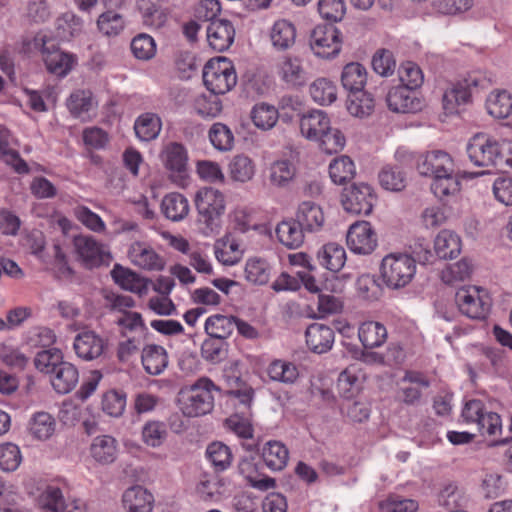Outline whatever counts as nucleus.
Segmentation results:
<instances>
[{"label": "nucleus", "mask_w": 512, "mask_h": 512, "mask_svg": "<svg viewBox=\"0 0 512 512\" xmlns=\"http://www.w3.org/2000/svg\"><path fill=\"white\" fill-rule=\"evenodd\" d=\"M197 223L203 234L218 233L225 212V197L212 187L200 188L195 195Z\"/></svg>", "instance_id": "nucleus-1"}, {"label": "nucleus", "mask_w": 512, "mask_h": 512, "mask_svg": "<svg viewBox=\"0 0 512 512\" xmlns=\"http://www.w3.org/2000/svg\"><path fill=\"white\" fill-rule=\"evenodd\" d=\"M213 390H217V387L207 377L181 389L179 402L183 414L187 417H199L210 413L214 407Z\"/></svg>", "instance_id": "nucleus-2"}, {"label": "nucleus", "mask_w": 512, "mask_h": 512, "mask_svg": "<svg viewBox=\"0 0 512 512\" xmlns=\"http://www.w3.org/2000/svg\"><path fill=\"white\" fill-rule=\"evenodd\" d=\"M416 273L415 259L406 253H391L386 255L380 265V275L383 283L391 289L407 286Z\"/></svg>", "instance_id": "nucleus-3"}, {"label": "nucleus", "mask_w": 512, "mask_h": 512, "mask_svg": "<svg viewBox=\"0 0 512 512\" xmlns=\"http://www.w3.org/2000/svg\"><path fill=\"white\" fill-rule=\"evenodd\" d=\"M205 87L215 96L229 92L237 83V75L232 61L226 57L210 59L203 68Z\"/></svg>", "instance_id": "nucleus-4"}, {"label": "nucleus", "mask_w": 512, "mask_h": 512, "mask_svg": "<svg viewBox=\"0 0 512 512\" xmlns=\"http://www.w3.org/2000/svg\"><path fill=\"white\" fill-rule=\"evenodd\" d=\"M467 154L470 161L479 167L498 168L504 161L501 143L485 133H478L470 139Z\"/></svg>", "instance_id": "nucleus-5"}, {"label": "nucleus", "mask_w": 512, "mask_h": 512, "mask_svg": "<svg viewBox=\"0 0 512 512\" xmlns=\"http://www.w3.org/2000/svg\"><path fill=\"white\" fill-rule=\"evenodd\" d=\"M462 417L466 423L477 424L478 430L482 435H502L500 415L495 412H487L484 403L479 399H472L465 403Z\"/></svg>", "instance_id": "nucleus-6"}, {"label": "nucleus", "mask_w": 512, "mask_h": 512, "mask_svg": "<svg viewBox=\"0 0 512 512\" xmlns=\"http://www.w3.org/2000/svg\"><path fill=\"white\" fill-rule=\"evenodd\" d=\"M455 301L462 314L476 320L485 319L491 307L488 294L476 286L460 288L456 292Z\"/></svg>", "instance_id": "nucleus-7"}, {"label": "nucleus", "mask_w": 512, "mask_h": 512, "mask_svg": "<svg viewBox=\"0 0 512 512\" xmlns=\"http://www.w3.org/2000/svg\"><path fill=\"white\" fill-rule=\"evenodd\" d=\"M73 246L79 260L87 269L107 266L112 260L108 248L90 235L75 236Z\"/></svg>", "instance_id": "nucleus-8"}, {"label": "nucleus", "mask_w": 512, "mask_h": 512, "mask_svg": "<svg viewBox=\"0 0 512 512\" xmlns=\"http://www.w3.org/2000/svg\"><path fill=\"white\" fill-rule=\"evenodd\" d=\"M376 202L373 188L367 183H353L344 188L341 203L345 211L355 215H369Z\"/></svg>", "instance_id": "nucleus-9"}, {"label": "nucleus", "mask_w": 512, "mask_h": 512, "mask_svg": "<svg viewBox=\"0 0 512 512\" xmlns=\"http://www.w3.org/2000/svg\"><path fill=\"white\" fill-rule=\"evenodd\" d=\"M485 80L478 76L469 75L467 78L460 80L448 88L443 96V109L447 115L458 113L461 105L470 102L472 93L479 87H483Z\"/></svg>", "instance_id": "nucleus-10"}, {"label": "nucleus", "mask_w": 512, "mask_h": 512, "mask_svg": "<svg viewBox=\"0 0 512 512\" xmlns=\"http://www.w3.org/2000/svg\"><path fill=\"white\" fill-rule=\"evenodd\" d=\"M340 31L332 24L316 26L310 36V47L317 57L330 59L341 51Z\"/></svg>", "instance_id": "nucleus-11"}, {"label": "nucleus", "mask_w": 512, "mask_h": 512, "mask_svg": "<svg viewBox=\"0 0 512 512\" xmlns=\"http://www.w3.org/2000/svg\"><path fill=\"white\" fill-rule=\"evenodd\" d=\"M41 53L46 69L58 77H65L76 62L72 54L61 51L53 41L41 39Z\"/></svg>", "instance_id": "nucleus-12"}, {"label": "nucleus", "mask_w": 512, "mask_h": 512, "mask_svg": "<svg viewBox=\"0 0 512 512\" xmlns=\"http://www.w3.org/2000/svg\"><path fill=\"white\" fill-rule=\"evenodd\" d=\"M347 245L357 254H370L377 246V237L367 221L352 224L347 232Z\"/></svg>", "instance_id": "nucleus-13"}, {"label": "nucleus", "mask_w": 512, "mask_h": 512, "mask_svg": "<svg viewBox=\"0 0 512 512\" xmlns=\"http://www.w3.org/2000/svg\"><path fill=\"white\" fill-rule=\"evenodd\" d=\"M73 348L79 358L85 361H92L104 354L107 342L94 331L86 330L75 336Z\"/></svg>", "instance_id": "nucleus-14"}, {"label": "nucleus", "mask_w": 512, "mask_h": 512, "mask_svg": "<svg viewBox=\"0 0 512 512\" xmlns=\"http://www.w3.org/2000/svg\"><path fill=\"white\" fill-rule=\"evenodd\" d=\"M386 102L388 108L397 113H416L422 109V102L414 90L401 85L389 90Z\"/></svg>", "instance_id": "nucleus-15"}, {"label": "nucleus", "mask_w": 512, "mask_h": 512, "mask_svg": "<svg viewBox=\"0 0 512 512\" xmlns=\"http://www.w3.org/2000/svg\"><path fill=\"white\" fill-rule=\"evenodd\" d=\"M454 168L452 158L448 153L437 150L428 152L419 158L417 169L423 176L436 177L438 174L451 173Z\"/></svg>", "instance_id": "nucleus-16"}, {"label": "nucleus", "mask_w": 512, "mask_h": 512, "mask_svg": "<svg viewBox=\"0 0 512 512\" xmlns=\"http://www.w3.org/2000/svg\"><path fill=\"white\" fill-rule=\"evenodd\" d=\"M206 31L209 46L217 52L227 50L234 42L235 29L232 23L226 19L212 21Z\"/></svg>", "instance_id": "nucleus-17"}, {"label": "nucleus", "mask_w": 512, "mask_h": 512, "mask_svg": "<svg viewBox=\"0 0 512 512\" xmlns=\"http://www.w3.org/2000/svg\"><path fill=\"white\" fill-rule=\"evenodd\" d=\"M128 256L131 262L145 270H162L165 266L164 259L159 256L152 247L142 242H134Z\"/></svg>", "instance_id": "nucleus-18"}, {"label": "nucleus", "mask_w": 512, "mask_h": 512, "mask_svg": "<svg viewBox=\"0 0 512 512\" xmlns=\"http://www.w3.org/2000/svg\"><path fill=\"white\" fill-rule=\"evenodd\" d=\"M334 330L324 324L313 323L305 331L306 344L309 349L318 354L329 351L334 343Z\"/></svg>", "instance_id": "nucleus-19"}, {"label": "nucleus", "mask_w": 512, "mask_h": 512, "mask_svg": "<svg viewBox=\"0 0 512 512\" xmlns=\"http://www.w3.org/2000/svg\"><path fill=\"white\" fill-rule=\"evenodd\" d=\"M277 74L290 88L301 87L307 81V73L296 57H283L277 64Z\"/></svg>", "instance_id": "nucleus-20"}, {"label": "nucleus", "mask_w": 512, "mask_h": 512, "mask_svg": "<svg viewBox=\"0 0 512 512\" xmlns=\"http://www.w3.org/2000/svg\"><path fill=\"white\" fill-rule=\"evenodd\" d=\"M41 503L53 512H86L85 504L81 500L65 502L62 491L55 486H48L41 495Z\"/></svg>", "instance_id": "nucleus-21"}, {"label": "nucleus", "mask_w": 512, "mask_h": 512, "mask_svg": "<svg viewBox=\"0 0 512 512\" xmlns=\"http://www.w3.org/2000/svg\"><path fill=\"white\" fill-rule=\"evenodd\" d=\"M111 276L115 283L123 289L137 293L139 295L146 294L151 280L140 277L136 272L124 268L120 264H115Z\"/></svg>", "instance_id": "nucleus-22"}, {"label": "nucleus", "mask_w": 512, "mask_h": 512, "mask_svg": "<svg viewBox=\"0 0 512 512\" xmlns=\"http://www.w3.org/2000/svg\"><path fill=\"white\" fill-rule=\"evenodd\" d=\"M295 219L309 233L321 230L325 221L322 208L311 201H304L298 206Z\"/></svg>", "instance_id": "nucleus-23"}, {"label": "nucleus", "mask_w": 512, "mask_h": 512, "mask_svg": "<svg viewBox=\"0 0 512 512\" xmlns=\"http://www.w3.org/2000/svg\"><path fill=\"white\" fill-rule=\"evenodd\" d=\"M141 362L146 373L157 376L168 366V353L161 345L148 344L142 349Z\"/></svg>", "instance_id": "nucleus-24"}, {"label": "nucleus", "mask_w": 512, "mask_h": 512, "mask_svg": "<svg viewBox=\"0 0 512 512\" xmlns=\"http://www.w3.org/2000/svg\"><path fill=\"white\" fill-rule=\"evenodd\" d=\"M51 384L53 389L59 394L71 392L79 382L78 369L71 363L64 361L58 367L54 368L51 374Z\"/></svg>", "instance_id": "nucleus-25"}, {"label": "nucleus", "mask_w": 512, "mask_h": 512, "mask_svg": "<svg viewBox=\"0 0 512 512\" xmlns=\"http://www.w3.org/2000/svg\"><path fill=\"white\" fill-rule=\"evenodd\" d=\"M330 125L328 115L322 110H312L303 114L300 120L301 134L309 140L318 141Z\"/></svg>", "instance_id": "nucleus-26"}, {"label": "nucleus", "mask_w": 512, "mask_h": 512, "mask_svg": "<svg viewBox=\"0 0 512 512\" xmlns=\"http://www.w3.org/2000/svg\"><path fill=\"white\" fill-rule=\"evenodd\" d=\"M122 501L127 512H151L154 497L145 488L133 486L124 492Z\"/></svg>", "instance_id": "nucleus-27"}, {"label": "nucleus", "mask_w": 512, "mask_h": 512, "mask_svg": "<svg viewBox=\"0 0 512 512\" xmlns=\"http://www.w3.org/2000/svg\"><path fill=\"white\" fill-rule=\"evenodd\" d=\"M306 232L295 218L283 220L276 227L278 240L289 249L299 248L304 243Z\"/></svg>", "instance_id": "nucleus-28"}, {"label": "nucleus", "mask_w": 512, "mask_h": 512, "mask_svg": "<svg viewBox=\"0 0 512 512\" xmlns=\"http://www.w3.org/2000/svg\"><path fill=\"white\" fill-rule=\"evenodd\" d=\"M90 453L93 459L99 464H111L117 458V440L110 435L97 436L91 443Z\"/></svg>", "instance_id": "nucleus-29"}, {"label": "nucleus", "mask_w": 512, "mask_h": 512, "mask_svg": "<svg viewBox=\"0 0 512 512\" xmlns=\"http://www.w3.org/2000/svg\"><path fill=\"white\" fill-rule=\"evenodd\" d=\"M316 261L327 270L338 272L346 261L345 249L337 243H327L317 251Z\"/></svg>", "instance_id": "nucleus-30"}, {"label": "nucleus", "mask_w": 512, "mask_h": 512, "mask_svg": "<svg viewBox=\"0 0 512 512\" xmlns=\"http://www.w3.org/2000/svg\"><path fill=\"white\" fill-rule=\"evenodd\" d=\"M261 456L267 468L271 471H281L287 465L289 451L280 441L271 440L264 444Z\"/></svg>", "instance_id": "nucleus-31"}, {"label": "nucleus", "mask_w": 512, "mask_h": 512, "mask_svg": "<svg viewBox=\"0 0 512 512\" xmlns=\"http://www.w3.org/2000/svg\"><path fill=\"white\" fill-rule=\"evenodd\" d=\"M238 470L240 474L248 480L250 486L255 489L267 491L276 486L274 478L268 476L258 477V467L254 456L241 458L238 464Z\"/></svg>", "instance_id": "nucleus-32"}, {"label": "nucleus", "mask_w": 512, "mask_h": 512, "mask_svg": "<svg viewBox=\"0 0 512 512\" xmlns=\"http://www.w3.org/2000/svg\"><path fill=\"white\" fill-rule=\"evenodd\" d=\"M237 327V317L232 315L214 314L205 322L208 336L227 341Z\"/></svg>", "instance_id": "nucleus-33"}, {"label": "nucleus", "mask_w": 512, "mask_h": 512, "mask_svg": "<svg viewBox=\"0 0 512 512\" xmlns=\"http://www.w3.org/2000/svg\"><path fill=\"white\" fill-rule=\"evenodd\" d=\"M161 210L167 219L177 222L188 215L190 207L187 198L183 194L172 192L162 199Z\"/></svg>", "instance_id": "nucleus-34"}, {"label": "nucleus", "mask_w": 512, "mask_h": 512, "mask_svg": "<svg viewBox=\"0 0 512 512\" xmlns=\"http://www.w3.org/2000/svg\"><path fill=\"white\" fill-rule=\"evenodd\" d=\"M162 161L166 169L180 174L186 171L188 161L187 150L181 143L170 142L163 149Z\"/></svg>", "instance_id": "nucleus-35"}, {"label": "nucleus", "mask_w": 512, "mask_h": 512, "mask_svg": "<svg viewBox=\"0 0 512 512\" xmlns=\"http://www.w3.org/2000/svg\"><path fill=\"white\" fill-rule=\"evenodd\" d=\"M434 250L440 259H453L461 252V240L454 232L442 230L435 238Z\"/></svg>", "instance_id": "nucleus-36"}, {"label": "nucleus", "mask_w": 512, "mask_h": 512, "mask_svg": "<svg viewBox=\"0 0 512 512\" xmlns=\"http://www.w3.org/2000/svg\"><path fill=\"white\" fill-rule=\"evenodd\" d=\"M375 107V97L367 90L358 89L350 92L347 109L355 117H367L372 114Z\"/></svg>", "instance_id": "nucleus-37"}, {"label": "nucleus", "mask_w": 512, "mask_h": 512, "mask_svg": "<svg viewBox=\"0 0 512 512\" xmlns=\"http://www.w3.org/2000/svg\"><path fill=\"white\" fill-rule=\"evenodd\" d=\"M162 128L160 117L155 113H143L134 123V131L138 139L149 142L158 137Z\"/></svg>", "instance_id": "nucleus-38"}, {"label": "nucleus", "mask_w": 512, "mask_h": 512, "mask_svg": "<svg viewBox=\"0 0 512 512\" xmlns=\"http://www.w3.org/2000/svg\"><path fill=\"white\" fill-rule=\"evenodd\" d=\"M486 109L494 118H507L512 112V96L505 90H495L486 100Z\"/></svg>", "instance_id": "nucleus-39"}, {"label": "nucleus", "mask_w": 512, "mask_h": 512, "mask_svg": "<svg viewBox=\"0 0 512 512\" xmlns=\"http://www.w3.org/2000/svg\"><path fill=\"white\" fill-rule=\"evenodd\" d=\"M358 336L365 348L372 349L381 346L385 342L387 330L379 322L368 321L360 326Z\"/></svg>", "instance_id": "nucleus-40"}, {"label": "nucleus", "mask_w": 512, "mask_h": 512, "mask_svg": "<svg viewBox=\"0 0 512 512\" xmlns=\"http://www.w3.org/2000/svg\"><path fill=\"white\" fill-rule=\"evenodd\" d=\"M341 82L343 88L349 91V93L363 89L367 82L366 68L358 62L346 64L341 74Z\"/></svg>", "instance_id": "nucleus-41"}, {"label": "nucleus", "mask_w": 512, "mask_h": 512, "mask_svg": "<svg viewBox=\"0 0 512 512\" xmlns=\"http://www.w3.org/2000/svg\"><path fill=\"white\" fill-rule=\"evenodd\" d=\"M250 115L253 124L263 131L272 129L279 118V113L276 107L265 102L255 104Z\"/></svg>", "instance_id": "nucleus-42"}, {"label": "nucleus", "mask_w": 512, "mask_h": 512, "mask_svg": "<svg viewBox=\"0 0 512 512\" xmlns=\"http://www.w3.org/2000/svg\"><path fill=\"white\" fill-rule=\"evenodd\" d=\"M270 37L272 44L276 49L286 50L295 42L296 29L288 20H278L272 27Z\"/></svg>", "instance_id": "nucleus-43"}, {"label": "nucleus", "mask_w": 512, "mask_h": 512, "mask_svg": "<svg viewBox=\"0 0 512 512\" xmlns=\"http://www.w3.org/2000/svg\"><path fill=\"white\" fill-rule=\"evenodd\" d=\"M460 185V180L453 169L451 173L438 174L434 177L431 190L437 198L443 201L446 197L456 195L460 191Z\"/></svg>", "instance_id": "nucleus-44"}, {"label": "nucleus", "mask_w": 512, "mask_h": 512, "mask_svg": "<svg viewBox=\"0 0 512 512\" xmlns=\"http://www.w3.org/2000/svg\"><path fill=\"white\" fill-rule=\"evenodd\" d=\"M309 92L314 102L319 105H330L337 99V86L327 78H317L310 84Z\"/></svg>", "instance_id": "nucleus-45"}, {"label": "nucleus", "mask_w": 512, "mask_h": 512, "mask_svg": "<svg viewBox=\"0 0 512 512\" xmlns=\"http://www.w3.org/2000/svg\"><path fill=\"white\" fill-rule=\"evenodd\" d=\"M355 174V165L349 156L335 158L329 165V175L335 184L343 185L352 180Z\"/></svg>", "instance_id": "nucleus-46"}, {"label": "nucleus", "mask_w": 512, "mask_h": 512, "mask_svg": "<svg viewBox=\"0 0 512 512\" xmlns=\"http://www.w3.org/2000/svg\"><path fill=\"white\" fill-rule=\"evenodd\" d=\"M254 174L255 164L247 155H235L229 163V175L234 181L245 183L251 180Z\"/></svg>", "instance_id": "nucleus-47"}, {"label": "nucleus", "mask_w": 512, "mask_h": 512, "mask_svg": "<svg viewBox=\"0 0 512 512\" xmlns=\"http://www.w3.org/2000/svg\"><path fill=\"white\" fill-rule=\"evenodd\" d=\"M98 30L105 36L119 35L125 28V20L122 14L114 9H108L99 15L97 19Z\"/></svg>", "instance_id": "nucleus-48"}, {"label": "nucleus", "mask_w": 512, "mask_h": 512, "mask_svg": "<svg viewBox=\"0 0 512 512\" xmlns=\"http://www.w3.org/2000/svg\"><path fill=\"white\" fill-rule=\"evenodd\" d=\"M206 456L216 472H222L230 467L232 453L230 448L222 442H213L206 449Z\"/></svg>", "instance_id": "nucleus-49"}, {"label": "nucleus", "mask_w": 512, "mask_h": 512, "mask_svg": "<svg viewBox=\"0 0 512 512\" xmlns=\"http://www.w3.org/2000/svg\"><path fill=\"white\" fill-rule=\"evenodd\" d=\"M228 348L227 341L208 336L201 345V356L213 364L220 363L226 359Z\"/></svg>", "instance_id": "nucleus-50"}, {"label": "nucleus", "mask_w": 512, "mask_h": 512, "mask_svg": "<svg viewBox=\"0 0 512 512\" xmlns=\"http://www.w3.org/2000/svg\"><path fill=\"white\" fill-rule=\"evenodd\" d=\"M208 136L213 147L219 151H229L233 148L234 135L230 128L223 123H214Z\"/></svg>", "instance_id": "nucleus-51"}, {"label": "nucleus", "mask_w": 512, "mask_h": 512, "mask_svg": "<svg viewBox=\"0 0 512 512\" xmlns=\"http://www.w3.org/2000/svg\"><path fill=\"white\" fill-rule=\"evenodd\" d=\"M268 375L271 380L286 384H292L298 378L297 367L283 360H275L268 367Z\"/></svg>", "instance_id": "nucleus-52"}, {"label": "nucleus", "mask_w": 512, "mask_h": 512, "mask_svg": "<svg viewBox=\"0 0 512 512\" xmlns=\"http://www.w3.org/2000/svg\"><path fill=\"white\" fill-rule=\"evenodd\" d=\"M67 107L75 117H83L94 107L92 92L89 90H77L73 92L68 101Z\"/></svg>", "instance_id": "nucleus-53"}, {"label": "nucleus", "mask_w": 512, "mask_h": 512, "mask_svg": "<svg viewBox=\"0 0 512 512\" xmlns=\"http://www.w3.org/2000/svg\"><path fill=\"white\" fill-rule=\"evenodd\" d=\"M379 182L388 191H401L406 187V175L399 167L386 166L379 173Z\"/></svg>", "instance_id": "nucleus-54"}, {"label": "nucleus", "mask_w": 512, "mask_h": 512, "mask_svg": "<svg viewBox=\"0 0 512 512\" xmlns=\"http://www.w3.org/2000/svg\"><path fill=\"white\" fill-rule=\"evenodd\" d=\"M294 176L295 166L288 160L275 161L270 166L269 180L275 186H286Z\"/></svg>", "instance_id": "nucleus-55"}, {"label": "nucleus", "mask_w": 512, "mask_h": 512, "mask_svg": "<svg viewBox=\"0 0 512 512\" xmlns=\"http://www.w3.org/2000/svg\"><path fill=\"white\" fill-rule=\"evenodd\" d=\"M63 356L59 349H44L39 351L34 359L35 367L42 373L52 374L54 368L62 364Z\"/></svg>", "instance_id": "nucleus-56"}, {"label": "nucleus", "mask_w": 512, "mask_h": 512, "mask_svg": "<svg viewBox=\"0 0 512 512\" xmlns=\"http://www.w3.org/2000/svg\"><path fill=\"white\" fill-rule=\"evenodd\" d=\"M55 430V420L47 412H37L32 418L30 431L37 439H48Z\"/></svg>", "instance_id": "nucleus-57"}, {"label": "nucleus", "mask_w": 512, "mask_h": 512, "mask_svg": "<svg viewBox=\"0 0 512 512\" xmlns=\"http://www.w3.org/2000/svg\"><path fill=\"white\" fill-rule=\"evenodd\" d=\"M245 277L247 281L264 285L270 278V267L265 260L249 259L245 266Z\"/></svg>", "instance_id": "nucleus-58"}, {"label": "nucleus", "mask_w": 512, "mask_h": 512, "mask_svg": "<svg viewBox=\"0 0 512 512\" xmlns=\"http://www.w3.org/2000/svg\"><path fill=\"white\" fill-rule=\"evenodd\" d=\"M252 415H243L234 413L225 420V426L228 430L234 432L238 437L251 439L253 437V427L251 424Z\"/></svg>", "instance_id": "nucleus-59"}, {"label": "nucleus", "mask_w": 512, "mask_h": 512, "mask_svg": "<svg viewBox=\"0 0 512 512\" xmlns=\"http://www.w3.org/2000/svg\"><path fill=\"white\" fill-rule=\"evenodd\" d=\"M318 142L324 152L332 154L344 148L346 139L339 129L332 128L331 125H329L327 131H324L321 138L318 139Z\"/></svg>", "instance_id": "nucleus-60"}, {"label": "nucleus", "mask_w": 512, "mask_h": 512, "mask_svg": "<svg viewBox=\"0 0 512 512\" xmlns=\"http://www.w3.org/2000/svg\"><path fill=\"white\" fill-rule=\"evenodd\" d=\"M167 437L166 425L160 421H149L142 429L143 441L151 447H159Z\"/></svg>", "instance_id": "nucleus-61"}, {"label": "nucleus", "mask_w": 512, "mask_h": 512, "mask_svg": "<svg viewBox=\"0 0 512 512\" xmlns=\"http://www.w3.org/2000/svg\"><path fill=\"white\" fill-rule=\"evenodd\" d=\"M131 51L136 58L149 60L156 53V44L148 34H139L131 41Z\"/></svg>", "instance_id": "nucleus-62"}, {"label": "nucleus", "mask_w": 512, "mask_h": 512, "mask_svg": "<svg viewBox=\"0 0 512 512\" xmlns=\"http://www.w3.org/2000/svg\"><path fill=\"white\" fill-rule=\"evenodd\" d=\"M22 461L20 449L12 443L0 445V468L3 471H15Z\"/></svg>", "instance_id": "nucleus-63"}, {"label": "nucleus", "mask_w": 512, "mask_h": 512, "mask_svg": "<svg viewBox=\"0 0 512 512\" xmlns=\"http://www.w3.org/2000/svg\"><path fill=\"white\" fill-rule=\"evenodd\" d=\"M401 86L415 90L423 83V74L419 66L413 62L403 63L399 70Z\"/></svg>", "instance_id": "nucleus-64"}]
</instances>
